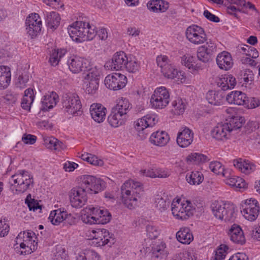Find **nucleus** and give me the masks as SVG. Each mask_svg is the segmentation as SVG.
<instances>
[{
    "mask_svg": "<svg viewBox=\"0 0 260 260\" xmlns=\"http://www.w3.org/2000/svg\"><path fill=\"white\" fill-rule=\"evenodd\" d=\"M141 62L136 57L129 55V58L125 66V69L129 73H135L140 70Z\"/></svg>",
    "mask_w": 260,
    "mask_h": 260,
    "instance_id": "obj_39",
    "label": "nucleus"
},
{
    "mask_svg": "<svg viewBox=\"0 0 260 260\" xmlns=\"http://www.w3.org/2000/svg\"><path fill=\"white\" fill-rule=\"evenodd\" d=\"M241 212L244 217L250 221L255 220L259 212L258 202L253 199L246 200L241 207Z\"/></svg>",
    "mask_w": 260,
    "mask_h": 260,
    "instance_id": "obj_14",
    "label": "nucleus"
},
{
    "mask_svg": "<svg viewBox=\"0 0 260 260\" xmlns=\"http://www.w3.org/2000/svg\"><path fill=\"white\" fill-rule=\"evenodd\" d=\"M194 57L189 54H186L181 57V62L183 66L188 69L190 72H192L198 69V67L194 65Z\"/></svg>",
    "mask_w": 260,
    "mask_h": 260,
    "instance_id": "obj_43",
    "label": "nucleus"
},
{
    "mask_svg": "<svg viewBox=\"0 0 260 260\" xmlns=\"http://www.w3.org/2000/svg\"><path fill=\"white\" fill-rule=\"evenodd\" d=\"M130 103L128 99L124 98H120L117 100L116 105L112 108V110L119 114L125 116L129 110Z\"/></svg>",
    "mask_w": 260,
    "mask_h": 260,
    "instance_id": "obj_33",
    "label": "nucleus"
},
{
    "mask_svg": "<svg viewBox=\"0 0 260 260\" xmlns=\"http://www.w3.org/2000/svg\"><path fill=\"white\" fill-rule=\"evenodd\" d=\"M127 81L126 76L121 73H114L109 74L105 77L104 83L108 89L118 90L125 86Z\"/></svg>",
    "mask_w": 260,
    "mask_h": 260,
    "instance_id": "obj_13",
    "label": "nucleus"
},
{
    "mask_svg": "<svg viewBox=\"0 0 260 260\" xmlns=\"http://www.w3.org/2000/svg\"><path fill=\"white\" fill-rule=\"evenodd\" d=\"M67 52V50L63 48L53 49L50 55L49 61L50 64L53 67L57 66Z\"/></svg>",
    "mask_w": 260,
    "mask_h": 260,
    "instance_id": "obj_36",
    "label": "nucleus"
},
{
    "mask_svg": "<svg viewBox=\"0 0 260 260\" xmlns=\"http://www.w3.org/2000/svg\"><path fill=\"white\" fill-rule=\"evenodd\" d=\"M87 72L83 76V82H95L100 83L101 78L103 76L102 68L100 66H91L86 69Z\"/></svg>",
    "mask_w": 260,
    "mask_h": 260,
    "instance_id": "obj_18",
    "label": "nucleus"
},
{
    "mask_svg": "<svg viewBox=\"0 0 260 260\" xmlns=\"http://www.w3.org/2000/svg\"><path fill=\"white\" fill-rule=\"evenodd\" d=\"M11 190L14 193H22L32 186V176L27 171L19 170L12 175L9 179Z\"/></svg>",
    "mask_w": 260,
    "mask_h": 260,
    "instance_id": "obj_5",
    "label": "nucleus"
},
{
    "mask_svg": "<svg viewBox=\"0 0 260 260\" xmlns=\"http://www.w3.org/2000/svg\"><path fill=\"white\" fill-rule=\"evenodd\" d=\"M224 96L221 91H209L206 94V99L209 103L216 106L222 103Z\"/></svg>",
    "mask_w": 260,
    "mask_h": 260,
    "instance_id": "obj_35",
    "label": "nucleus"
},
{
    "mask_svg": "<svg viewBox=\"0 0 260 260\" xmlns=\"http://www.w3.org/2000/svg\"><path fill=\"white\" fill-rule=\"evenodd\" d=\"M106 108L100 104H93L90 107L92 118L98 123L103 122L106 117Z\"/></svg>",
    "mask_w": 260,
    "mask_h": 260,
    "instance_id": "obj_21",
    "label": "nucleus"
},
{
    "mask_svg": "<svg viewBox=\"0 0 260 260\" xmlns=\"http://www.w3.org/2000/svg\"><path fill=\"white\" fill-rule=\"evenodd\" d=\"M146 229L148 237L151 239L157 238L160 232L158 226L151 224H148Z\"/></svg>",
    "mask_w": 260,
    "mask_h": 260,
    "instance_id": "obj_54",
    "label": "nucleus"
},
{
    "mask_svg": "<svg viewBox=\"0 0 260 260\" xmlns=\"http://www.w3.org/2000/svg\"><path fill=\"white\" fill-rule=\"evenodd\" d=\"M185 36L194 45H199L206 42L197 50V57L199 60L206 63L212 59L217 51L216 45L211 40L208 41L207 35L202 27L194 24L188 26L185 31Z\"/></svg>",
    "mask_w": 260,
    "mask_h": 260,
    "instance_id": "obj_2",
    "label": "nucleus"
},
{
    "mask_svg": "<svg viewBox=\"0 0 260 260\" xmlns=\"http://www.w3.org/2000/svg\"><path fill=\"white\" fill-rule=\"evenodd\" d=\"M81 179V185L73 188L69 193L71 204L76 208H80L86 204L89 191L97 193L105 187V182L93 176L83 175Z\"/></svg>",
    "mask_w": 260,
    "mask_h": 260,
    "instance_id": "obj_1",
    "label": "nucleus"
},
{
    "mask_svg": "<svg viewBox=\"0 0 260 260\" xmlns=\"http://www.w3.org/2000/svg\"><path fill=\"white\" fill-rule=\"evenodd\" d=\"M186 180L190 185H199L204 180L203 174L198 171H193L186 175Z\"/></svg>",
    "mask_w": 260,
    "mask_h": 260,
    "instance_id": "obj_42",
    "label": "nucleus"
},
{
    "mask_svg": "<svg viewBox=\"0 0 260 260\" xmlns=\"http://www.w3.org/2000/svg\"><path fill=\"white\" fill-rule=\"evenodd\" d=\"M228 235L232 241L236 244H244L246 239L244 233L241 227L236 224H234L228 232Z\"/></svg>",
    "mask_w": 260,
    "mask_h": 260,
    "instance_id": "obj_20",
    "label": "nucleus"
},
{
    "mask_svg": "<svg viewBox=\"0 0 260 260\" xmlns=\"http://www.w3.org/2000/svg\"><path fill=\"white\" fill-rule=\"evenodd\" d=\"M90 237L92 244L96 247H102L106 245L110 246L115 241L113 234L105 229L92 230L90 234Z\"/></svg>",
    "mask_w": 260,
    "mask_h": 260,
    "instance_id": "obj_9",
    "label": "nucleus"
},
{
    "mask_svg": "<svg viewBox=\"0 0 260 260\" xmlns=\"http://www.w3.org/2000/svg\"><path fill=\"white\" fill-rule=\"evenodd\" d=\"M193 239V235L188 228L180 229V243L189 244Z\"/></svg>",
    "mask_w": 260,
    "mask_h": 260,
    "instance_id": "obj_49",
    "label": "nucleus"
},
{
    "mask_svg": "<svg viewBox=\"0 0 260 260\" xmlns=\"http://www.w3.org/2000/svg\"><path fill=\"white\" fill-rule=\"evenodd\" d=\"M60 17L59 14L55 12H47L45 21L47 26L52 30L56 29L60 24Z\"/></svg>",
    "mask_w": 260,
    "mask_h": 260,
    "instance_id": "obj_32",
    "label": "nucleus"
},
{
    "mask_svg": "<svg viewBox=\"0 0 260 260\" xmlns=\"http://www.w3.org/2000/svg\"><path fill=\"white\" fill-rule=\"evenodd\" d=\"M225 183L235 188L236 189H244L247 187V184L245 180L242 178L239 177H232L227 178L225 180Z\"/></svg>",
    "mask_w": 260,
    "mask_h": 260,
    "instance_id": "obj_40",
    "label": "nucleus"
},
{
    "mask_svg": "<svg viewBox=\"0 0 260 260\" xmlns=\"http://www.w3.org/2000/svg\"><path fill=\"white\" fill-rule=\"evenodd\" d=\"M67 216V211L63 208H59L51 211L48 219L53 225H58L63 221Z\"/></svg>",
    "mask_w": 260,
    "mask_h": 260,
    "instance_id": "obj_26",
    "label": "nucleus"
},
{
    "mask_svg": "<svg viewBox=\"0 0 260 260\" xmlns=\"http://www.w3.org/2000/svg\"><path fill=\"white\" fill-rule=\"evenodd\" d=\"M36 239L35 234L31 231L20 232L15 241L16 245H19L20 247L24 250L21 251V254H30L35 251L37 248Z\"/></svg>",
    "mask_w": 260,
    "mask_h": 260,
    "instance_id": "obj_6",
    "label": "nucleus"
},
{
    "mask_svg": "<svg viewBox=\"0 0 260 260\" xmlns=\"http://www.w3.org/2000/svg\"><path fill=\"white\" fill-rule=\"evenodd\" d=\"M166 245L163 241L158 240L154 242L152 246V253L153 256L157 258H162L167 256L168 252Z\"/></svg>",
    "mask_w": 260,
    "mask_h": 260,
    "instance_id": "obj_27",
    "label": "nucleus"
},
{
    "mask_svg": "<svg viewBox=\"0 0 260 260\" xmlns=\"http://www.w3.org/2000/svg\"><path fill=\"white\" fill-rule=\"evenodd\" d=\"M44 144L48 149L56 151H60L65 148V145L62 142L53 137L45 138Z\"/></svg>",
    "mask_w": 260,
    "mask_h": 260,
    "instance_id": "obj_38",
    "label": "nucleus"
},
{
    "mask_svg": "<svg viewBox=\"0 0 260 260\" xmlns=\"http://www.w3.org/2000/svg\"><path fill=\"white\" fill-rule=\"evenodd\" d=\"M169 102L170 93L165 86L155 88L150 99L151 107L155 110L164 109L168 105Z\"/></svg>",
    "mask_w": 260,
    "mask_h": 260,
    "instance_id": "obj_8",
    "label": "nucleus"
},
{
    "mask_svg": "<svg viewBox=\"0 0 260 260\" xmlns=\"http://www.w3.org/2000/svg\"><path fill=\"white\" fill-rule=\"evenodd\" d=\"M37 140V137L30 134H24L22 138V142L26 144H34Z\"/></svg>",
    "mask_w": 260,
    "mask_h": 260,
    "instance_id": "obj_62",
    "label": "nucleus"
},
{
    "mask_svg": "<svg viewBox=\"0 0 260 260\" xmlns=\"http://www.w3.org/2000/svg\"><path fill=\"white\" fill-rule=\"evenodd\" d=\"M89 60L77 55H72L68 57L67 65L73 74H79L89 67Z\"/></svg>",
    "mask_w": 260,
    "mask_h": 260,
    "instance_id": "obj_12",
    "label": "nucleus"
},
{
    "mask_svg": "<svg viewBox=\"0 0 260 260\" xmlns=\"http://www.w3.org/2000/svg\"><path fill=\"white\" fill-rule=\"evenodd\" d=\"M244 106L248 109H253L260 106V99L257 98L250 97L246 96Z\"/></svg>",
    "mask_w": 260,
    "mask_h": 260,
    "instance_id": "obj_56",
    "label": "nucleus"
},
{
    "mask_svg": "<svg viewBox=\"0 0 260 260\" xmlns=\"http://www.w3.org/2000/svg\"><path fill=\"white\" fill-rule=\"evenodd\" d=\"M125 116L117 113L112 110L108 117V122L109 125L114 128L118 127L124 124Z\"/></svg>",
    "mask_w": 260,
    "mask_h": 260,
    "instance_id": "obj_31",
    "label": "nucleus"
},
{
    "mask_svg": "<svg viewBox=\"0 0 260 260\" xmlns=\"http://www.w3.org/2000/svg\"><path fill=\"white\" fill-rule=\"evenodd\" d=\"M76 260H102L100 255L92 250H85L84 252L78 254Z\"/></svg>",
    "mask_w": 260,
    "mask_h": 260,
    "instance_id": "obj_45",
    "label": "nucleus"
},
{
    "mask_svg": "<svg viewBox=\"0 0 260 260\" xmlns=\"http://www.w3.org/2000/svg\"><path fill=\"white\" fill-rule=\"evenodd\" d=\"M97 206L89 205L81 211V220L86 224L90 225L97 224Z\"/></svg>",
    "mask_w": 260,
    "mask_h": 260,
    "instance_id": "obj_16",
    "label": "nucleus"
},
{
    "mask_svg": "<svg viewBox=\"0 0 260 260\" xmlns=\"http://www.w3.org/2000/svg\"><path fill=\"white\" fill-rule=\"evenodd\" d=\"M141 190L142 186L140 182L133 180L125 181L121 188L122 203L127 208H135L140 202L139 194Z\"/></svg>",
    "mask_w": 260,
    "mask_h": 260,
    "instance_id": "obj_4",
    "label": "nucleus"
},
{
    "mask_svg": "<svg viewBox=\"0 0 260 260\" xmlns=\"http://www.w3.org/2000/svg\"><path fill=\"white\" fill-rule=\"evenodd\" d=\"M181 207L180 208V219L186 220L193 215L195 208L189 200L181 202Z\"/></svg>",
    "mask_w": 260,
    "mask_h": 260,
    "instance_id": "obj_28",
    "label": "nucleus"
},
{
    "mask_svg": "<svg viewBox=\"0 0 260 260\" xmlns=\"http://www.w3.org/2000/svg\"><path fill=\"white\" fill-rule=\"evenodd\" d=\"M99 83L95 82H83L86 92L91 95L95 94L98 90Z\"/></svg>",
    "mask_w": 260,
    "mask_h": 260,
    "instance_id": "obj_51",
    "label": "nucleus"
},
{
    "mask_svg": "<svg viewBox=\"0 0 260 260\" xmlns=\"http://www.w3.org/2000/svg\"><path fill=\"white\" fill-rule=\"evenodd\" d=\"M66 253L64 248L60 246L56 247L55 251L53 252V260H65Z\"/></svg>",
    "mask_w": 260,
    "mask_h": 260,
    "instance_id": "obj_57",
    "label": "nucleus"
},
{
    "mask_svg": "<svg viewBox=\"0 0 260 260\" xmlns=\"http://www.w3.org/2000/svg\"><path fill=\"white\" fill-rule=\"evenodd\" d=\"M35 99L34 89L29 88L24 91V95L22 99L21 107L26 110H29L31 104H32Z\"/></svg>",
    "mask_w": 260,
    "mask_h": 260,
    "instance_id": "obj_37",
    "label": "nucleus"
},
{
    "mask_svg": "<svg viewBox=\"0 0 260 260\" xmlns=\"http://www.w3.org/2000/svg\"><path fill=\"white\" fill-rule=\"evenodd\" d=\"M156 62L158 66L161 68V71L164 70L165 74H167L168 69L166 68L168 65H170L172 62L170 61L168 57L166 55H160L157 57Z\"/></svg>",
    "mask_w": 260,
    "mask_h": 260,
    "instance_id": "obj_52",
    "label": "nucleus"
},
{
    "mask_svg": "<svg viewBox=\"0 0 260 260\" xmlns=\"http://www.w3.org/2000/svg\"><path fill=\"white\" fill-rule=\"evenodd\" d=\"M58 102V96L54 91L46 93L41 99V110L48 111L54 107Z\"/></svg>",
    "mask_w": 260,
    "mask_h": 260,
    "instance_id": "obj_17",
    "label": "nucleus"
},
{
    "mask_svg": "<svg viewBox=\"0 0 260 260\" xmlns=\"http://www.w3.org/2000/svg\"><path fill=\"white\" fill-rule=\"evenodd\" d=\"M229 126L227 124H218L211 132L213 138L217 141H224L229 138L230 132Z\"/></svg>",
    "mask_w": 260,
    "mask_h": 260,
    "instance_id": "obj_22",
    "label": "nucleus"
},
{
    "mask_svg": "<svg viewBox=\"0 0 260 260\" xmlns=\"http://www.w3.org/2000/svg\"><path fill=\"white\" fill-rule=\"evenodd\" d=\"M169 202L167 198H163L157 196L155 199V206L160 211L162 212L167 209L169 207Z\"/></svg>",
    "mask_w": 260,
    "mask_h": 260,
    "instance_id": "obj_50",
    "label": "nucleus"
},
{
    "mask_svg": "<svg viewBox=\"0 0 260 260\" xmlns=\"http://www.w3.org/2000/svg\"><path fill=\"white\" fill-rule=\"evenodd\" d=\"M234 165L242 172L249 174L255 170V166L248 160L240 158L234 161Z\"/></svg>",
    "mask_w": 260,
    "mask_h": 260,
    "instance_id": "obj_30",
    "label": "nucleus"
},
{
    "mask_svg": "<svg viewBox=\"0 0 260 260\" xmlns=\"http://www.w3.org/2000/svg\"><path fill=\"white\" fill-rule=\"evenodd\" d=\"M96 221L97 224H106L111 219V215L107 209L97 206Z\"/></svg>",
    "mask_w": 260,
    "mask_h": 260,
    "instance_id": "obj_41",
    "label": "nucleus"
},
{
    "mask_svg": "<svg viewBox=\"0 0 260 260\" xmlns=\"http://www.w3.org/2000/svg\"><path fill=\"white\" fill-rule=\"evenodd\" d=\"M128 58L123 51L116 52L112 58L111 70L117 71L124 68Z\"/></svg>",
    "mask_w": 260,
    "mask_h": 260,
    "instance_id": "obj_19",
    "label": "nucleus"
},
{
    "mask_svg": "<svg viewBox=\"0 0 260 260\" xmlns=\"http://www.w3.org/2000/svg\"><path fill=\"white\" fill-rule=\"evenodd\" d=\"M249 235L254 241H260V225H255L249 232Z\"/></svg>",
    "mask_w": 260,
    "mask_h": 260,
    "instance_id": "obj_61",
    "label": "nucleus"
},
{
    "mask_svg": "<svg viewBox=\"0 0 260 260\" xmlns=\"http://www.w3.org/2000/svg\"><path fill=\"white\" fill-rule=\"evenodd\" d=\"M10 227L8 221L4 219L0 220V237H4L8 235Z\"/></svg>",
    "mask_w": 260,
    "mask_h": 260,
    "instance_id": "obj_59",
    "label": "nucleus"
},
{
    "mask_svg": "<svg viewBox=\"0 0 260 260\" xmlns=\"http://www.w3.org/2000/svg\"><path fill=\"white\" fill-rule=\"evenodd\" d=\"M42 25L39 15L36 13L30 14L25 21L26 35L31 39L35 38L41 31Z\"/></svg>",
    "mask_w": 260,
    "mask_h": 260,
    "instance_id": "obj_11",
    "label": "nucleus"
},
{
    "mask_svg": "<svg viewBox=\"0 0 260 260\" xmlns=\"http://www.w3.org/2000/svg\"><path fill=\"white\" fill-rule=\"evenodd\" d=\"M158 121L156 114L149 113L138 119L135 122V127L137 131H143L148 127L153 126Z\"/></svg>",
    "mask_w": 260,
    "mask_h": 260,
    "instance_id": "obj_15",
    "label": "nucleus"
},
{
    "mask_svg": "<svg viewBox=\"0 0 260 260\" xmlns=\"http://www.w3.org/2000/svg\"><path fill=\"white\" fill-rule=\"evenodd\" d=\"M11 80V73L9 67L0 66V89H4L9 85Z\"/></svg>",
    "mask_w": 260,
    "mask_h": 260,
    "instance_id": "obj_29",
    "label": "nucleus"
},
{
    "mask_svg": "<svg viewBox=\"0 0 260 260\" xmlns=\"http://www.w3.org/2000/svg\"><path fill=\"white\" fill-rule=\"evenodd\" d=\"M243 118L239 116H233L231 117L228 122L225 123L229 126L230 133L234 130L239 129L242 126Z\"/></svg>",
    "mask_w": 260,
    "mask_h": 260,
    "instance_id": "obj_47",
    "label": "nucleus"
},
{
    "mask_svg": "<svg viewBox=\"0 0 260 260\" xmlns=\"http://www.w3.org/2000/svg\"><path fill=\"white\" fill-rule=\"evenodd\" d=\"M209 168L212 172L217 175H222V176L227 177L228 171L224 169L223 166L219 161H213L210 164Z\"/></svg>",
    "mask_w": 260,
    "mask_h": 260,
    "instance_id": "obj_48",
    "label": "nucleus"
},
{
    "mask_svg": "<svg viewBox=\"0 0 260 260\" xmlns=\"http://www.w3.org/2000/svg\"><path fill=\"white\" fill-rule=\"evenodd\" d=\"M187 162H192L194 164L205 163L209 160L208 157L204 154L198 153H192L185 158Z\"/></svg>",
    "mask_w": 260,
    "mask_h": 260,
    "instance_id": "obj_44",
    "label": "nucleus"
},
{
    "mask_svg": "<svg viewBox=\"0 0 260 260\" xmlns=\"http://www.w3.org/2000/svg\"><path fill=\"white\" fill-rule=\"evenodd\" d=\"M68 33L72 40L77 43L91 41L95 37V26L88 22L77 21L68 27Z\"/></svg>",
    "mask_w": 260,
    "mask_h": 260,
    "instance_id": "obj_3",
    "label": "nucleus"
},
{
    "mask_svg": "<svg viewBox=\"0 0 260 260\" xmlns=\"http://www.w3.org/2000/svg\"><path fill=\"white\" fill-rule=\"evenodd\" d=\"M246 99V95L245 93L241 91H236L234 104L244 106Z\"/></svg>",
    "mask_w": 260,
    "mask_h": 260,
    "instance_id": "obj_58",
    "label": "nucleus"
},
{
    "mask_svg": "<svg viewBox=\"0 0 260 260\" xmlns=\"http://www.w3.org/2000/svg\"><path fill=\"white\" fill-rule=\"evenodd\" d=\"M147 9L154 13L165 12L169 7V4L165 0H150L147 4Z\"/></svg>",
    "mask_w": 260,
    "mask_h": 260,
    "instance_id": "obj_25",
    "label": "nucleus"
},
{
    "mask_svg": "<svg viewBox=\"0 0 260 260\" xmlns=\"http://www.w3.org/2000/svg\"><path fill=\"white\" fill-rule=\"evenodd\" d=\"M78 165L72 161H67L63 164V169L66 172H72L77 168Z\"/></svg>",
    "mask_w": 260,
    "mask_h": 260,
    "instance_id": "obj_64",
    "label": "nucleus"
},
{
    "mask_svg": "<svg viewBox=\"0 0 260 260\" xmlns=\"http://www.w3.org/2000/svg\"><path fill=\"white\" fill-rule=\"evenodd\" d=\"M193 134L191 131L186 127L180 132V147L185 148L188 146L193 141Z\"/></svg>",
    "mask_w": 260,
    "mask_h": 260,
    "instance_id": "obj_34",
    "label": "nucleus"
},
{
    "mask_svg": "<svg viewBox=\"0 0 260 260\" xmlns=\"http://www.w3.org/2000/svg\"><path fill=\"white\" fill-rule=\"evenodd\" d=\"M214 217L225 221H233L236 217L234 207L220 201H214L210 206Z\"/></svg>",
    "mask_w": 260,
    "mask_h": 260,
    "instance_id": "obj_7",
    "label": "nucleus"
},
{
    "mask_svg": "<svg viewBox=\"0 0 260 260\" xmlns=\"http://www.w3.org/2000/svg\"><path fill=\"white\" fill-rule=\"evenodd\" d=\"M62 104L64 112L71 115L78 114L82 108L81 101L76 93H69L64 95Z\"/></svg>",
    "mask_w": 260,
    "mask_h": 260,
    "instance_id": "obj_10",
    "label": "nucleus"
},
{
    "mask_svg": "<svg viewBox=\"0 0 260 260\" xmlns=\"http://www.w3.org/2000/svg\"><path fill=\"white\" fill-rule=\"evenodd\" d=\"M179 198L176 197L172 201L171 204V211L172 215L176 217V219H179Z\"/></svg>",
    "mask_w": 260,
    "mask_h": 260,
    "instance_id": "obj_60",
    "label": "nucleus"
},
{
    "mask_svg": "<svg viewBox=\"0 0 260 260\" xmlns=\"http://www.w3.org/2000/svg\"><path fill=\"white\" fill-rule=\"evenodd\" d=\"M166 68L168 69L167 71V74H165L164 72V70L161 71V73L165 77L168 79H173L177 77L178 74V71L174 63H171L170 65L166 67Z\"/></svg>",
    "mask_w": 260,
    "mask_h": 260,
    "instance_id": "obj_53",
    "label": "nucleus"
},
{
    "mask_svg": "<svg viewBox=\"0 0 260 260\" xmlns=\"http://www.w3.org/2000/svg\"><path fill=\"white\" fill-rule=\"evenodd\" d=\"M229 249L228 246L221 245L220 247L215 251V254L213 260H223L224 259L226 251Z\"/></svg>",
    "mask_w": 260,
    "mask_h": 260,
    "instance_id": "obj_55",
    "label": "nucleus"
},
{
    "mask_svg": "<svg viewBox=\"0 0 260 260\" xmlns=\"http://www.w3.org/2000/svg\"><path fill=\"white\" fill-rule=\"evenodd\" d=\"M169 140V135L164 131H157L153 133L149 138V141L151 144L159 147L165 146Z\"/></svg>",
    "mask_w": 260,
    "mask_h": 260,
    "instance_id": "obj_24",
    "label": "nucleus"
},
{
    "mask_svg": "<svg viewBox=\"0 0 260 260\" xmlns=\"http://www.w3.org/2000/svg\"><path fill=\"white\" fill-rule=\"evenodd\" d=\"M216 62L220 69L227 71L233 65L232 56L229 52L223 51L219 53L216 57Z\"/></svg>",
    "mask_w": 260,
    "mask_h": 260,
    "instance_id": "obj_23",
    "label": "nucleus"
},
{
    "mask_svg": "<svg viewBox=\"0 0 260 260\" xmlns=\"http://www.w3.org/2000/svg\"><path fill=\"white\" fill-rule=\"evenodd\" d=\"M140 173L143 176L151 178H156V168H148L147 169L142 170Z\"/></svg>",
    "mask_w": 260,
    "mask_h": 260,
    "instance_id": "obj_63",
    "label": "nucleus"
},
{
    "mask_svg": "<svg viewBox=\"0 0 260 260\" xmlns=\"http://www.w3.org/2000/svg\"><path fill=\"white\" fill-rule=\"evenodd\" d=\"M80 157L83 160L86 161L95 166L101 167L104 164V161L102 159L99 158L96 156L90 153H85L82 154Z\"/></svg>",
    "mask_w": 260,
    "mask_h": 260,
    "instance_id": "obj_46",
    "label": "nucleus"
}]
</instances>
